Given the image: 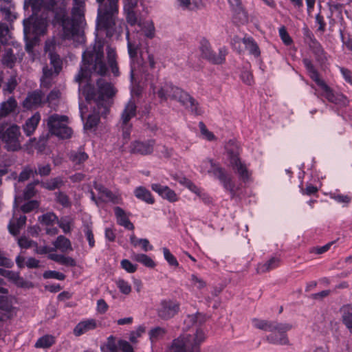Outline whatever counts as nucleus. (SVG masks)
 Instances as JSON below:
<instances>
[{
  "instance_id": "f257e3e1",
  "label": "nucleus",
  "mask_w": 352,
  "mask_h": 352,
  "mask_svg": "<svg viewBox=\"0 0 352 352\" xmlns=\"http://www.w3.org/2000/svg\"><path fill=\"white\" fill-rule=\"evenodd\" d=\"M103 45L100 42L96 43L85 50L82 56V65L75 80L79 84V93L91 103L94 101V113L89 115L84 127L91 129L99 122V116H105L112 103V98L116 94L113 85L104 79L97 80V90L91 84V76L93 73L104 75L107 67L104 62Z\"/></svg>"
},
{
  "instance_id": "f03ea898",
  "label": "nucleus",
  "mask_w": 352,
  "mask_h": 352,
  "mask_svg": "<svg viewBox=\"0 0 352 352\" xmlns=\"http://www.w3.org/2000/svg\"><path fill=\"white\" fill-rule=\"evenodd\" d=\"M96 1L99 7L96 30L98 32H104L108 37L113 35L120 36L123 32L124 23L122 20L118 18V0Z\"/></svg>"
},
{
  "instance_id": "7ed1b4c3",
  "label": "nucleus",
  "mask_w": 352,
  "mask_h": 352,
  "mask_svg": "<svg viewBox=\"0 0 352 352\" xmlns=\"http://www.w3.org/2000/svg\"><path fill=\"white\" fill-rule=\"evenodd\" d=\"M151 89L153 94L157 95L161 102L166 101L168 99L175 100L196 115H201L203 113L193 98L170 82H160L157 87L152 85Z\"/></svg>"
},
{
  "instance_id": "20e7f679",
  "label": "nucleus",
  "mask_w": 352,
  "mask_h": 352,
  "mask_svg": "<svg viewBox=\"0 0 352 352\" xmlns=\"http://www.w3.org/2000/svg\"><path fill=\"white\" fill-rule=\"evenodd\" d=\"M206 339L205 330L195 326L174 339L166 352H199V346Z\"/></svg>"
},
{
  "instance_id": "39448f33",
  "label": "nucleus",
  "mask_w": 352,
  "mask_h": 352,
  "mask_svg": "<svg viewBox=\"0 0 352 352\" xmlns=\"http://www.w3.org/2000/svg\"><path fill=\"white\" fill-rule=\"evenodd\" d=\"M74 0L75 6L72 9V18L66 16L64 13L61 18L63 36L65 39H82V35L80 30V23L83 16V3Z\"/></svg>"
},
{
  "instance_id": "423d86ee",
  "label": "nucleus",
  "mask_w": 352,
  "mask_h": 352,
  "mask_svg": "<svg viewBox=\"0 0 352 352\" xmlns=\"http://www.w3.org/2000/svg\"><path fill=\"white\" fill-rule=\"evenodd\" d=\"M303 63L307 70L311 78L319 86L321 94L328 101L340 107H345L349 104L348 98L342 94L334 92L325 82L319 77L317 70L315 69L311 61L307 58L303 60Z\"/></svg>"
},
{
  "instance_id": "0eeeda50",
  "label": "nucleus",
  "mask_w": 352,
  "mask_h": 352,
  "mask_svg": "<svg viewBox=\"0 0 352 352\" xmlns=\"http://www.w3.org/2000/svg\"><path fill=\"white\" fill-rule=\"evenodd\" d=\"M252 325L255 328L268 331L278 330L280 332V338L279 339L275 338L274 333H270L267 337V340L270 343L282 345L287 344L289 343V340L285 333L292 329L291 324L287 323L269 322L267 320H258L257 318L252 319Z\"/></svg>"
},
{
  "instance_id": "6e6552de",
  "label": "nucleus",
  "mask_w": 352,
  "mask_h": 352,
  "mask_svg": "<svg viewBox=\"0 0 352 352\" xmlns=\"http://www.w3.org/2000/svg\"><path fill=\"white\" fill-rule=\"evenodd\" d=\"M24 34L25 38H28L31 32L34 34L32 41L27 42L26 51L28 53L32 52L34 45L38 41V36L43 35L47 31V16L38 18L32 16L31 18L24 20Z\"/></svg>"
},
{
  "instance_id": "1a4fd4ad",
  "label": "nucleus",
  "mask_w": 352,
  "mask_h": 352,
  "mask_svg": "<svg viewBox=\"0 0 352 352\" xmlns=\"http://www.w3.org/2000/svg\"><path fill=\"white\" fill-rule=\"evenodd\" d=\"M54 47V43L53 41H46L45 50L46 52H49L50 64L52 68L50 69L47 66L43 67V76L41 78V85L43 87H50L53 77L57 76L62 69V61L59 56L52 52Z\"/></svg>"
},
{
  "instance_id": "9d476101",
  "label": "nucleus",
  "mask_w": 352,
  "mask_h": 352,
  "mask_svg": "<svg viewBox=\"0 0 352 352\" xmlns=\"http://www.w3.org/2000/svg\"><path fill=\"white\" fill-rule=\"evenodd\" d=\"M45 122L51 134L62 139L71 137L72 129L69 126V118L67 116L54 113L50 116Z\"/></svg>"
},
{
  "instance_id": "9b49d317",
  "label": "nucleus",
  "mask_w": 352,
  "mask_h": 352,
  "mask_svg": "<svg viewBox=\"0 0 352 352\" xmlns=\"http://www.w3.org/2000/svg\"><path fill=\"white\" fill-rule=\"evenodd\" d=\"M199 170L202 173H208L218 179L226 190L234 192V185L230 177L212 160L208 159L204 160L199 166Z\"/></svg>"
},
{
  "instance_id": "f8f14e48",
  "label": "nucleus",
  "mask_w": 352,
  "mask_h": 352,
  "mask_svg": "<svg viewBox=\"0 0 352 352\" xmlns=\"http://www.w3.org/2000/svg\"><path fill=\"white\" fill-rule=\"evenodd\" d=\"M21 131L20 128L16 124H12L5 129L3 124H0V139L6 144L8 151H15L21 148Z\"/></svg>"
},
{
  "instance_id": "ddd939ff",
  "label": "nucleus",
  "mask_w": 352,
  "mask_h": 352,
  "mask_svg": "<svg viewBox=\"0 0 352 352\" xmlns=\"http://www.w3.org/2000/svg\"><path fill=\"white\" fill-rule=\"evenodd\" d=\"M236 151H234L227 148L230 164L235 173L239 175V177L243 182H248L250 178L252 173L248 169L247 165L239 157L238 147L236 146Z\"/></svg>"
},
{
  "instance_id": "4468645a",
  "label": "nucleus",
  "mask_w": 352,
  "mask_h": 352,
  "mask_svg": "<svg viewBox=\"0 0 352 352\" xmlns=\"http://www.w3.org/2000/svg\"><path fill=\"white\" fill-rule=\"evenodd\" d=\"M15 298L7 294L0 295V320L12 318L16 315L17 308L14 306Z\"/></svg>"
},
{
  "instance_id": "2eb2a0df",
  "label": "nucleus",
  "mask_w": 352,
  "mask_h": 352,
  "mask_svg": "<svg viewBox=\"0 0 352 352\" xmlns=\"http://www.w3.org/2000/svg\"><path fill=\"white\" fill-rule=\"evenodd\" d=\"M135 104L133 101L130 100L125 106L121 116V128L122 130L123 138L124 139L129 138L131 130V124H129V121L135 116Z\"/></svg>"
},
{
  "instance_id": "dca6fc26",
  "label": "nucleus",
  "mask_w": 352,
  "mask_h": 352,
  "mask_svg": "<svg viewBox=\"0 0 352 352\" xmlns=\"http://www.w3.org/2000/svg\"><path fill=\"white\" fill-rule=\"evenodd\" d=\"M179 309V305L173 300H163L160 302L157 308V314L162 319L173 318Z\"/></svg>"
},
{
  "instance_id": "f3484780",
  "label": "nucleus",
  "mask_w": 352,
  "mask_h": 352,
  "mask_svg": "<svg viewBox=\"0 0 352 352\" xmlns=\"http://www.w3.org/2000/svg\"><path fill=\"white\" fill-rule=\"evenodd\" d=\"M45 102V94L41 90H34L28 94L22 106L27 110H32L41 107Z\"/></svg>"
},
{
  "instance_id": "a211bd4d",
  "label": "nucleus",
  "mask_w": 352,
  "mask_h": 352,
  "mask_svg": "<svg viewBox=\"0 0 352 352\" xmlns=\"http://www.w3.org/2000/svg\"><path fill=\"white\" fill-rule=\"evenodd\" d=\"M155 142L153 140L146 141H134L130 145V151L132 153L146 155L153 153Z\"/></svg>"
},
{
  "instance_id": "6ab92c4d",
  "label": "nucleus",
  "mask_w": 352,
  "mask_h": 352,
  "mask_svg": "<svg viewBox=\"0 0 352 352\" xmlns=\"http://www.w3.org/2000/svg\"><path fill=\"white\" fill-rule=\"evenodd\" d=\"M200 50L204 58L214 64H221L224 60V57L222 55H216L212 52L210 43L206 39L201 41Z\"/></svg>"
},
{
  "instance_id": "aec40b11",
  "label": "nucleus",
  "mask_w": 352,
  "mask_h": 352,
  "mask_svg": "<svg viewBox=\"0 0 352 352\" xmlns=\"http://www.w3.org/2000/svg\"><path fill=\"white\" fill-rule=\"evenodd\" d=\"M151 189L163 199H167L170 202H175L178 200V197L175 192L167 186H162L160 184H153L151 185Z\"/></svg>"
},
{
  "instance_id": "412c9836",
  "label": "nucleus",
  "mask_w": 352,
  "mask_h": 352,
  "mask_svg": "<svg viewBox=\"0 0 352 352\" xmlns=\"http://www.w3.org/2000/svg\"><path fill=\"white\" fill-rule=\"evenodd\" d=\"M98 322L96 319L89 318L78 322L74 329V334L80 336L89 331L96 329Z\"/></svg>"
},
{
  "instance_id": "4be33fe9",
  "label": "nucleus",
  "mask_w": 352,
  "mask_h": 352,
  "mask_svg": "<svg viewBox=\"0 0 352 352\" xmlns=\"http://www.w3.org/2000/svg\"><path fill=\"white\" fill-rule=\"evenodd\" d=\"M113 210L118 225L129 230H134L135 227L129 220V214L118 206L115 207Z\"/></svg>"
},
{
  "instance_id": "5701e85b",
  "label": "nucleus",
  "mask_w": 352,
  "mask_h": 352,
  "mask_svg": "<svg viewBox=\"0 0 352 352\" xmlns=\"http://www.w3.org/2000/svg\"><path fill=\"white\" fill-rule=\"evenodd\" d=\"M228 3L234 12L235 18L241 23H245L248 21V14L245 11L241 0H228Z\"/></svg>"
},
{
  "instance_id": "b1692460",
  "label": "nucleus",
  "mask_w": 352,
  "mask_h": 352,
  "mask_svg": "<svg viewBox=\"0 0 352 352\" xmlns=\"http://www.w3.org/2000/svg\"><path fill=\"white\" fill-rule=\"evenodd\" d=\"M40 120L41 114L38 112H36L25 121L23 126V129L27 136H30L33 134Z\"/></svg>"
},
{
  "instance_id": "393cba45",
  "label": "nucleus",
  "mask_w": 352,
  "mask_h": 352,
  "mask_svg": "<svg viewBox=\"0 0 352 352\" xmlns=\"http://www.w3.org/2000/svg\"><path fill=\"white\" fill-rule=\"evenodd\" d=\"M25 221L26 217L25 215H20L19 217H17L14 212L13 218L8 224L9 232L14 236L19 234L21 228L25 225Z\"/></svg>"
},
{
  "instance_id": "a878e982",
  "label": "nucleus",
  "mask_w": 352,
  "mask_h": 352,
  "mask_svg": "<svg viewBox=\"0 0 352 352\" xmlns=\"http://www.w3.org/2000/svg\"><path fill=\"white\" fill-rule=\"evenodd\" d=\"M309 45L315 56L316 60L320 63H323L326 60V54L319 42L315 38H311Z\"/></svg>"
},
{
  "instance_id": "bb28decb",
  "label": "nucleus",
  "mask_w": 352,
  "mask_h": 352,
  "mask_svg": "<svg viewBox=\"0 0 352 352\" xmlns=\"http://www.w3.org/2000/svg\"><path fill=\"white\" fill-rule=\"evenodd\" d=\"M188 280V287L192 291L201 292L207 287L206 281L197 274H190Z\"/></svg>"
},
{
  "instance_id": "cd10ccee",
  "label": "nucleus",
  "mask_w": 352,
  "mask_h": 352,
  "mask_svg": "<svg viewBox=\"0 0 352 352\" xmlns=\"http://www.w3.org/2000/svg\"><path fill=\"white\" fill-rule=\"evenodd\" d=\"M242 43L244 44L245 47L248 50L250 54L257 58L261 54L259 47L254 39L251 36H245L242 38Z\"/></svg>"
},
{
  "instance_id": "c85d7f7f",
  "label": "nucleus",
  "mask_w": 352,
  "mask_h": 352,
  "mask_svg": "<svg viewBox=\"0 0 352 352\" xmlns=\"http://www.w3.org/2000/svg\"><path fill=\"white\" fill-rule=\"evenodd\" d=\"M138 25L144 36L149 39H152L155 36V28L152 20H147L145 21H139Z\"/></svg>"
},
{
  "instance_id": "c756f323",
  "label": "nucleus",
  "mask_w": 352,
  "mask_h": 352,
  "mask_svg": "<svg viewBox=\"0 0 352 352\" xmlns=\"http://www.w3.org/2000/svg\"><path fill=\"white\" fill-rule=\"evenodd\" d=\"M107 60L109 67L114 76L120 75L119 69L116 62V52L115 49L108 47L107 49Z\"/></svg>"
},
{
  "instance_id": "7c9ffc66",
  "label": "nucleus",
  "mask_w": 352,
  "mask_h": 352,
  "mask_svg": "<svg viewBox=\"0 0 352 352\" xmlns=\"http://www.w3.org/2000/svg\"><path fill=\"white\" fill-rule=\"evenodd\" d=\"M16 106L17 102L13 97H10L6 101L2 102L0 105V118L14 111Z\"/></svg>"
},
{
  "instance_id": "2f4dec72",
  "label": "nucleus",
  "mask_w": 352,
  "mask_h": 352,
  "mask_svg": "<svg viewBox=\"0 0 352 352\" xmlns=\"http://www.w3.org/2000/svg\"><path fill=\"white\" fill-rule=\"evenodd\" d=\"M134 195L138 199H140L148 204H153L155 201L151 192L144 187H137L134 190Z\"/></svg>"
},
{
  "instance_id": "473e14b6",
  "label": "nucleus",
  "mask_w": 352,
  "mask_h": 352,
  "mask_svg": "<svg viewBox=\"0 0 352 352\" xmlns=\"http://www.w3.org/2000/svg\"><path fill=\"white\" fill-rule=\"evenodd\" d=\"M131 258L148 268H154L156 266V263L153 258L145 254L133 252L131 255Z\"/></svg>"
},
{
  "instance_id": "72a5a7b5",
  "label": "nucleus",
  "mask_w": 352,
  "mask_h": 352,
  "mask_svg": "<svg viewBox=\"0 0 352 352\" xmlns=\"http://www.w3.org/2000/svg\"><path fill=\"white\" fill-rule=\"evenodd\" d=\"M130 243L133 247H141L142 250L144 252L151 251L153 249L152 245L150 244V242L146 239H138L137 238L134 234H131Z\"/></svg>"
},
{
  "instance_id": "f704fd0d",
  "label": "nucleus",
  "mask_w": 352,
  "mask_h": 352,
  "mask_svg": "<svg viewBox=\"0 0 352 352\" xmlns=\"http://www.w3.org/2000/svg\"><path fill=\"white\" fill-rule=\"evenodd\" d=\"M280 259L278 257H272L265 263H259L257 266V273H265L277 267L280 264Z\"/></svg>"
},
{
  "instance_id": "c9c22d12",
  "label": "nucleus",
  "mask_w": 352,
  "mask_h": 352,
  "mask_svg": "<svg viewBox=\"0 0 352 352\" xmlns=\"http://www.w3.org/2000/svg\"><path fill=\"white\" fill-rule=\"evenodd\" d=\"M54 248L60 250L63 252H67L72 250L70 241L64 236H58L54 242Z\"/></svg>"
},
{
  "instance_id": "e433bc0d",
  "label": "nucleus",
  "mask_w": 352,
  "mask_h": 352,
  "mask_svg": "<svg viewBox=\"0 0 352 352\" xmlns=\"http://www.w3.org/2000/svg\"><path fill=\"white\" fill-rule=\"evenodd\" d=\"M48 258L55 262L66 266L73 267L76 265V261L74 258L69 256H66L62 254H50Z\"/></svg>"
},
{
  "instance_id": "4c0bfd02",
  "label": "nucleus",
  "mask_w": 352,
  "mask_h": 352,
  "mask_svg": "<svg viewBox=\"0 0 352 352\" xmlns=\"http://www.w3.org/2000/svg\"><path fill=\"white\" fill-rule=\"evenodd\" d=\"M126 39L129 55L133 60L137 56L141 43L140 41H132L129 32L126 33Z\"/></svg>"
},
{
  "instance_id": "58836bf2",
  "label": "nucleus",
  "mask_w": 352,
  "mask_h": 352,
  "mask_svg": "<svg viewBox=\"0 0 352 352\" xmlns=\"http://www.w3.org/2000/svg\"><path fill=\"white\" fill-rule=\"evenodd\" d=\"M100 199L104 201H110L115 204H122V199L120 194L113 193L107 188L100 195Z\"/></svg>"
},
{
  "instance_id": "ea45409f",
  "label": "nucleus",
  "mask_w": 352,
  "mask_h": 352,
  "mask_svg": "<svg viewBox=\"0 0 352 352\" xmlns=\"http://www.w3.org/2000/svg\"><path fill=\"white\" fill-rule=\"evenodd\" d=\"M341 311L342 313L343 323L352 333V307L345 305L342 308Z\"/></svg>"
},
{
  "instance_id": "a19ab883",
  "label": "nucleus",
  "mask_w": 352,
  "mask_h": 352,
  "mask_svg": "<svg viewBox=\"0 0 352 352\" xmlns=\"http://www.w3.org/2000/svg\"><path fill=\"white\" fill-rule=\"evenodd\" d=\"M55 342V338L51 335H45L39 338L35 343L36 348H49Z\"/></svg>"
},
{
  "instance_id": "79ce46f5",
  "label": "nucleus",
  "mask_w": 352,
  "mask_h": 352,
  "mask_svg": "<svg viewBox=\"0 0 352 352\" xmlns=\"http://www.w3.org/2000/svg\"><path fill=\"white\" fill-rule=\"evenodd\" d=\"M38 220L43 225H45L46 227L52 226L55 223H57L58 217L53 212H47L39 217Z\"/></svg>"
},
{
  "instance_id": "37998d69",
  "label": "nucleus",
  "mask_w": 352,
  "mask_h": 352,
  "mask_svg": "<svg viewBox=\"0 0 352 352\" xmlns=\"http://www.w3.org/2000/svg\"><path fill=\"white\" fill-rule=\"evenodd\" d=\"M87 158V154L81 150L78 151H72L69 154V159L75 164H80L85 162Z\"/></svg>"
},
{
  "instance_id": "c03bdc74",
  "label": "nucleus",
  "mask_w": 352,
  "mask_h": 352,
  "mask_svg": "<svg viewBox=\"0 0 352 352\" xmlns=\"http://www.w3.org/2000/svg\"><path fill=\"white\" fill-rule=\"evenodd\" d=\"M63 182L60 177H55L45 182H41L42 187L53 190L56 188H58L63 184Z\"/></svg>"
},
{
  "instance_id": "a18cd8bd",
  "label": "nucleus",
  "mask_w": 352,
  "mask_h": 352,
  "mask_svg": "<svg viewBox=\"0 0 352 352\" xmlns=\"http://www.w3.org/2000/svg\"><path fill=\"white\" fill-rule=\"evenodd\" d=\"M16 60V58L14 55L12 50L11 49L6 50L1 60L2 63L8 67L12 68L14 65Z\"/></svg>"
},
{
  "instance_id": "49530a36",
  "label": "nucleus",
  "mask_w": 352,
  "mask_h": 352,
  "mask_svg": "<svg viewBox=\"0 0 352 352\" xmlns=\"http://www.w3.org/2000/svg\"><path fill=\"white\" fill-rule=\"evenodd\" d=\"M166 330L164 328L157 327L149 331V338L151 342H155L164 337Z\"/></svg>"
},
{
  "instance_id": "de8ad7c7",
  "label": "nucleus",
  "mask_w": 352,
  "mask_h": 352,
  "mask_svg": "<svg viewBox=\"0 0 352 352\" xmlns=\"http://www.w3.org/2000/svg\"><path fill=\"white\" fill-rule=\"evenodd\" d=\"M115 283L117 287L119 289L122 294L124 295H129L131 293L132 288L128 281L120 278L116 279Z\"/></svg>"
},
{
  "instance_id": "09e8293b",
  "label": "nucleus",
  "mask_w": 352,
  "mask_h": 352,
  "mask_svg": "<svg viewBox=\"0 0 352 352\" xmlns=\"http://www.w3.org/2000/svg\"><path fill=\"white\" fill-rule=\"evenodd\" d=\"M330 197L340 204H348L352 199V195H342L334 192L330 193Z\"/></svg>"
},
{
  "instance_id": "8fccbe9b",
  "label": "nucleus",
  "mask_w": 352,
  "mask_h": 352,
  "mask_svg": "<svg viewBox=\"0 0 352 352\" xmlns=\"http://www.w3.org/2000/svg\"><path fill=\"white\" fill-rule=\"evenodd\" d=\"M199 128L203 139L208 141H214L217 139L214 133L207 129L203 122L199 123Z\"/></svg>"
},
{
  "instance_id": "3c124183",
  "label": "nucleus",
  "mask_w": 352,
  "mask_h": 352,
  "mask_svg": "<svg viewBox=\"0 0 352 352\" xmlns=\"http://www.w3.org/2000/svg\"><path fill=\"white\" fill-rule=\"evenodd\" d=\"M162 252L164 254V258L168 263L170 266L173 267H178L179 263L176 258V257L170 252V251L167 248H163Z\"/></svg>"
},
{
  "instance_id": "603ef678",
  "label": "nucleus",
  "mask_w": 352,
  "mask_h": 352,
  "mask_svg": "<svg viewBox=\"0 0 352 352\" xmlns=\"http://www.w3.org/2000/svg\"><path fill=\"white\" fill-rule=\"evenodd\" d=\"M178 6L184 10H192L198 8L197 3L192 0H176Z\"/></svg>"
},
{
  "instance_id": "864d4df0",
  "label": "nucleus",
  "mask_w": 352,
  "mask_h": 352,
  "mask_svg": "<svg viewBox=\"0 0 352 352\" xmlns=\"http://www.w3.org/2000/svg\"><path fill=\"white\" fill-rule=\"evenodd\" d=\"M57 223L65 233H68L72 230L73 221L68 217H63L60 220L58 219Z\"/></svg>"
},
{
  "instance_id": "5fc2aeb1",
  "label": "nucleus",
  "mask_w": 352,
  "mask_h": 352,
  "mask_svg": "<svg viewBox=\"0 0 352 352\" xmlns=\"http://www.w3.org/2000/svg\"><path fill=\"white\" fill-rule=\"evenodd\" d=\"M145 332V327L142 325L138 326L134 331H131L129 335V340L132 343H136L138 338Z\"/></svg>"
},
{
  "instance_id": "6e6d98bb",
  "label": "nucleus",
  "mask_w": 352,
  "mask_h": 352,
  "mask_svg": "<svg viewBox=\"0 0 352 352\" xmlns=\"http://www.w3.org/2000/svg\"><path fill=\"white\" fill-rule=\"evenodd\" d=\"M60 93L58 90H52L47 96L46 101L48 102L49 106L52 107L56 104V101L59 98Z\"/></svg>"
},
{
  "instance_id": "4d7b16f0",
  "label": "nucleus",
  "mask_w": 352,
  "mask_h": 352,
  "mask_svg": "<svg viewBox=\"0 0 352 352\" xmlns=\"http://www.w3.org/2000/svg\"><path fill=\"white\" fill-rule=\"evenodd\" d=\"M146 63L151 69H154L159 66V58L152 53H148Z\"/></svg>"
},
{
  "instance_id": "13d9d810",
  "label": "nucleus",
  "mask_w": 352,
  "mask_h": 352,
  "mask_svg": "<svg viewBox=\"0 0 352 352\" xmlns=\"http://www.w3.org/2000/svg\"><path fill=\"white\" fill-rule=\"evenodd\" d=\"M106 347L110 352H118V341L117 342L116 338L111 336L107 338Z\"/></svg>"
},
{
  "instance_id": "bf43d9fd",
  "label": "nucleus",
  "mask_w": 352,
  "mask_h": 352,
  "mask_svg": "<svg viewBox=\"0 0 352 352\" xmlns=\"http://www.w3.org/2000/svg\"><path fill=\"white\" fill-rule=\"evenodd\" d=\"M120 264L122 267L128 273H134L138 269V265L132 263L128 259H123Z\"/></svg>"
},
{
  "instance_id": "052dcab7",
  "label": "nucleus",
  "mask_w": 352,
  "mask_h": 352,
  "mask_svg": "<svg viewBox=\"0 0 352 352\" xmlns=\"http://www.w3.org/2000/svg\"><path fill=\"white\" fill-rule=\"evenodd\" d=\"M43 277L45 278H54L59 280H63L65 279V275L59 272L50 270L44 272Z\"/></svg>"
},
{
  "instance_id": "680f3d73",
  "label": "nucleus",
  "mask_w": 352,
  "mask_h": 352,
  "mask_svg": "<svg viewBox=\"0 0 352 352\" xmlns=\"http://www.w3.org/2000/svg\"><path fill=\"white\" fill-rule=\"evenodd\" d=\"M39 184L38 181L34 182V183L29 184L24 191V198L25 199H28L32 197L35 193V185Z\"/></svg>"
},
{
  "instance_id": "e2e57ef3",
  "label": "nucleus",
  "mask_w": 352,
  "mask_h": 352,
  "mask_svg": "<svg viewBox=\"0 0 352 352\" xmlns=\"http://www.w3.org/2000/svg\"><path fill=\"white\" fill-rule=\"evenodd\" d=\"M38 206H39V203L37 201L32 200V201H30L25 203V204H23L21 206V210L23 212H29L34 210V209L38 208Z\"/></svg>"
},
{
  "instance_id": "0e129e2a",
  "label": "nucleus",
  "mask_w": 352,
  "mask_h": 352,
  "mask_svg": "<svg viewBox=\"0 0 352 352\" xmlns=\"http://www.w3.org/2000/svg\"><path fill=\"white\" fill-rule=\"evenodd\" d=\"M126 19L131 25H134L138 23V17L135 10H124Z\"/></svg>"
},
{
  "instance_id": "69168bd1",
  "label": "nucleus",
  "mask_w": 352,
  "mask_h": 352,
  "mask_svg": "<svg viewBox=\"0 0 352 352\" xmlns=\"http://www.w3.org/2000/svg\"><path fill=\"white\" fill-rule=\"evenodd\" d=\"M35 175L34 170L30 167L25 168L19 175V180L23 182L29 179L30 177H34Z\"/></svg>"
},
{
  "instance_id": "338daca9",
  "label": "nucleus",
  "mask_w": 352,
  "mask_h": 352,
  "mask_svg": "<svg viewBox=\"0 0 352 352\" xmlns=\"http://www.w3.org/2000/svg\"><path fill=\"white\" fill-rule=\"evenodd\" d=\"M118 352H133L132 346L126 340H118Z\"/></svg>"
},
{
  "instance_id": "774afa93",
  "label": "nucleus",
  "mask_w": 352,
  "mask_h": 352,
  "mask_svg": "<svg viewBox=\"0 0 352 352\" xmlns=\"http://www.w3.org/2000/svg\"><path fill=\"white\" fill-rule=\"evenodd\" d=\"M279 35L285 44L289 45L292 43V40L290 36L284 27H281L279 29Z\"/></svg>"
}]
</instances>
